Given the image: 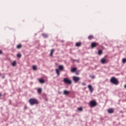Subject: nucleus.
Returning <instances> with one entry per match:
<instances>
[{
  "instance_id": "nucleus-1",
  "label": "nucleus",
  "mask_w": 126,
  "mask_h": 126,
  "mask_svg": "<svg viewBox=\"0 0 126 126\" xmlns=\"http://www.w3.org/2000/svg\"><path fill=\"white\" fill-rule=\"evenodd\" d=\"M29 102L32 106H33V105L39 104V101L35 98H31L29 99Z\"/></svg>"
},
{
  "instance_id": "nucleus-2",
  "label": "nucleus",
  "mask_w": 126,
  "mask_h": 126,
  "mask_svg": "<svg viewBox=\"0 0 126 126\" xmlns=\"http://www.w3.org/2000/svg\"><path fill=\"white\" fill-rule=\"evenodd\" d=\"M110 82L114 84L115 85H118L119 84V81L115 77H112L110 79Z\"/></svg>"
},
{
  "instance_id": "nucleus-3",
  "label": "nucleus",
  "mask_w": 126,
  "mask_h": 126,
  "mask_svg": "<svg viewBox=\"0 0 126 126\" xmlns=\"http://www.w3.org/2000/svg\"><path fill=\"white\" fill-rule=\"evenodd\" d=\"M59 69H56V72L58 76H60L61 71L60 70H63V66L62 65L59 66Z\"/></svg>"
},
{
  "instance_id": "nucleus-4",
  "label": "nucleus",
  "mask_w": 126,
  "mask_h": 126,
  "mask_svg": "<svg viewBox=\"0 0 126 126\" xmlns=\"http://www.w3.org/2000/svg\"><path fill=\"white\" fill-rule=\"evenodd\" d=\"M63 81L65 84H71L72 83V82H71V80L68 79L67 78H64L63 80Z\"/></svg>"
},
{
  "instance_id": "nucleus-5",
  "label": "nucleus",
  "mask_w": 126,
  "mask_h": 126,
  "mask_svg": "<svg viewBox=\"0 0 126 126\" xmlns=\"http://www.w3.org/2000/svg\"><path fill=\"white\" fill-rule=\"evenodd\" d=\"M97 105V102L95 100H92L90 102V107H96Z\"/></svg>"
},
{
  "instance_id": "nucleus-6",
  "label": "nucleus",
  "mask_w": 126,
  "mask_h": 126,
  "mask_svg": "<svg viewBox=\"0 0 126 126\" xmlns=\"http://www.w3.org/2000/svg\"><path fill=\"white\" fill-rule=\"evenodd\" d=\"M73 80L75 82H78V81H79V80H80V78L78 77H76V76H74V77H73Z\"/></svg>"
},
{
  "instance_id": "nucleus-7",
  "label": "nucleus",
  "mask_w": 126,
  "mask_h": 126,
  "mask_svg": "<svg viewBox=\"0 0 126 126\" xmlns=\"http://www.w3.org/2000/svg\"><path fill=\"white\" fill-rule=\"evenodd\" d=\"M98 46V43L96 42H93L91 44V47L92 48H95V47H97Z\"/></svg>"
},
{
  "instance_id": "nucleus-8",
  "label": "nucleus",
  "mask_w": 126,
  "mask_h": 126,
  "mask_svg": "<svg viewBox=\"0 0 126 126\" xmlns=\"http://www.w3.org/2000/svg\"><path fill=\"white\" fill-rule=\"evenodd\" d=\"M101 63L103 64H105V63H107V60L105 58H103L100 61Z\"/></svg>"
},
{
  "instance_id": "nucleus-9",
  "label": "nucleus",
  "mask_w": 126,
  "mask_h": 126,
  "mask_svg": "<svg viewBox=\"0 0 126 126\" xmlns=\"http://www.w3.org/2000/svg\"><path fill=\"white\" fill-rule=\"evenodd\" d=\"M114 108H110L107 110L108 113H109V114H113V113H114Z\"/></svg>"
},
{
  "instance_id": "nucleus-10",
  "label": "nucleus",
  "mask_w": 126,
  "mask_h": 126,
  "mask_svg": "<svg viewBox=\"0 0 126 126\" xmlns=\"http://www.w3.org/2000/svg\"><path fill=\"white\" fill-rule=\"evenodd\" d=\"M88 88H89V90L91 92H93L94 89H93V88L92 87V85H89L88 86Z\"/></svg>"
},
{
  "instance_id": "nucleus-11",
  "label": "nucleus",
  "mask_w": 126,
  "mask_h": 126,
  "mask_svg": "<svg viewBox=\"0 0 126 126\" xmlns=\"http://www.w3.org/2000/svg\"><path fill=\"white\" fill-rule=\"evenodd\" d=\"M77 70V68L76 67L72 68L70 70L71 72H75Z\"/></svg>"
},
{
  "instance_id": "nucleus-12",
  "label": "nucleus",
  "mask_w": 126,
  "mask_h": 126,
  "mask_svg": "<svg viewBox=\"0 0 126 126\" xmlns=\"http://www.w3.org/2000/svg\"><path fill=\"white\" fill-rule=\"evenodd\" d=\"M63 93H64V95H68V94H69V93H70V92L65 90L63 91Z\"/></svg>"
},
{
  "instance_id": "nucleus-13",
  "label": "nucleus",
  "mask_w": 126,
  "mask_h": 126,
  "mask_svg": "<svg viewBox=\"0 0 126 126\" xmlns=\"http://www.w3.org/2000/svg\"><path fill=\"white\" fill-rule=\"evenodd\" d=\"M75 46L76 47H80L81 46V42H77Z\"/></svg>"
},
{
  "instance_id": "nucleus-14",
  "label": "nucleus",
  "mask_w": 126,
  "mask_h": 126,
  "mask_svg": "<svg viewBox=\"0 0 126 126\" xmlns=\"http://www.w3.org/2000/svg\"><path fill=\"white\" fill-rule=\"evenodd\" d=\"M94 36H93V35H91L88 36L89 40H92V39H94Z\"/></svg>"
},
{
  "instance_id": "nucleus-15",
  "label": "nucleus",
  "mask_w": 126,
  "mask_h": 126,
  "mask_svg": "<svg viewBox=\"0 0 126 126\" xmlns=\"http://www.w3.org/2000/svg\"><path fill=\"white\" fill-rule=\"evenodd\" d=\"M37 92L39 94H41V93H42V89L41 88H38L37 89Z\"/></svg>"
},
{
  "instance_id": "nucleus-16",
  "label": "nucleus",
  "mask_w": 126,
  "mask_h": 126,
  "mask_svg": "<svg viewBox=\"0 0 126 126\" xmlns=\"http://www.w3.org/2000/svg\"><path fill=\"white\" fill-rule=\"evenodd\" d=\"M42 35L43 36V37H44V38H48V35L46 33H42Z\"/></svg>"
},
{
  "instance_id": "nucleus-17",
  "label": "nucleus",
  "mask_w": 126,
  "mask_h": 126,
  "mask_svg": "<svg viewBox=\"0 0 126 126\" xmlns=\"http://www.w3.org/2000/svg\"><path fill=\"white\" fill-rule=\"evenodd\" d=\"M40 83H45V81L43 79H40L39 80Z\"/></svg>"
},
{
  "instance_id": "nucleus-18",
  "label": "nucleus",
  "mask_w": 126,
  "mask_h": 126,
  "mask_svg": "<svg viewBox=\"0 0 126 126\" xmlns=\"http://www.w3.org/2000/svg\"><path fill=\"white\" fill-rule=\"evenodd\" d=\"M54 52H55V50L52 49L50 53L51 57L53 56V54H54Z\"/></svg>"
},
{
  "instance_id": "nucleus-19",
  "label": "nucleus",
  "mask_w": 126,
  "mask_h": 126,
  "mask_svg": "<svg viewBox=\"0 0 126 126\" xmlns=\"http://www.w3.org/2000/svg\"><path fill=\"white\" fill-rule=\"evenodd\" d=\"M32 69L33 70H37V66L36 65L32 66Z\"/></svg>"
},
{
  "instance_id": "nucleus-20",
  "label": "nucleus",
  "mask_w": 126,
  "mask_h": 126,
  "mask_svg": "<svg viewBox=\"0 0 126 126\" xmlns=\"http://www.w3.org/2000/svg\"><path fill=\"white\" fill-rule=\"evenodd\" d=\"M22 47V45L21 44H19L17 46V49H21Z\"/></svg>"
},
{
  "instance_id": "nucleus-21",
  "label": "nucleus",
  "mask_w": 126,
  "mask_h": 126,
  "mask_svg": "<svg viewBox=\"0 0 126 126\" xmlns=\"http://www.w3.org/2000/svg\"><path fill=\"white\" fill-rule=\"evenodd\" d=\"M12 65L13 66H15V65H16V61H14L12 63Z\"/></svg>"
},
{
  "instance_id": "nucleus-22",
  "label": "nucleus",
  "mask_w": 126,
  "mask_h": 126,
  "mask_svg": "<svg viewBox=\"0 0 126 126\" xmlns=\"http://www.w3.org/2000/svg\"><path fill=\"white\" fill-rule=\"evenodd\" d=\"M83 110V108L82 107H79L78 108V111H80V112L82 111Z\"/></svg>"
},
{
  "instance_id": "nucleus-23",
  "label": "nucleus",
  "mask_w": 126,
  "mask_h": 126,
  "mask_svg": "<svg viewBox=\"0 0 126 126\" xmlns=\"http://www.w3.org/2000/svg\"><path fill=\"white\" fill-rule=\"evenodd\" d=\"M122 62H123V63H126V58L123 59V60H122Z\"/></svg>"
},
{
  "instance_id": "nucleus-24",
  "label": "nucleus",
  "mask_w": 126,
  "mask_h": 126,
  "mask_svg": "<svg viewBox=\"0 0 126 126\" xmlns=\"http://www.w3.org/2000/svg\"><path fill=\"white\" fill-rule=\"evenodd\" d=\"M102 50H99L98 52V55H102Z\"/></svg>"
},
{
  "instance_id": "nucleus-25",
  "label": "nucleus",
  "mask_w": 126,
  "mask_h": 126,
  "mask_svg": "<svg viewBox=\"0 0 126 126\" xmlns=\"http://www.w3.org/2000/svg\"><path fill=\"white\" fill-rule=\"evenodd\" d=\"M18 58H21V54L19 53L17 55Z\"/></svg>"
},
{
  "instance_id": "nucleus-26",
  "label": "nucleus",
  "mask_w": 126,
  "mask_h": 126,
  "mask_svg": "<svg viewBox=\"0 0 126 126\" xmlns=\"http://www.w3.org/2000/svg\"><path fill=\"white\" fill-rule=\"evenodd\" d=\"M90 77L91 78H92V79H94V78H95V76L92 75L90 76Z\"/></svg>"
},
{
  "instance_id": "nucleus-27",
  "label": "nucleus",
  "mask_w": 126,
  "mask_h": 126,
  "mask_svg": "<svg viewBox=\"0 0 126 126\" xmlns=\"http://www.w3.org/2000/svg\"><path fill=\"white\" fill-rule=\"evenodd\" d=\"M82 85H83V86H85V85H86V84L85 83H84V82H83V83H82Z\"/></svg>"
},
{
  "instance_id": "nucleus-28",
  "label": "nucleus",
  "mask_w": 126,
  "mask_h": 126,
  "mask_svg": "<svg viewBox=\"0 0 126 126\" xmlns=\"http://www.w3.org/2000/svg\"><path fill=\"white\" fill-rule=\"evenodd\" d=\"M1 54H2V51H1V50H0V55H1Z\"/></svg>"
},
{
  "instance_id": "nucleus-29",
  "label": "nucleus",
  "mask_w": 126,
  "mask_h": 126,
  "mask_svg": "<svg viewBox=\"0 0 126 126\" xmlns=\"http://www.w3.org/2000/svg\"><path fill=\"white\" fill-rule=\"evenodd\" d=\"M5 78V77L4 76H2V78L3 79L4 78Z\"/></svg>"
},
{
  "instance_id": "nucleus-30",
  "label": "nucleus",
  "mask_w": 126,
  "mask_h": 126,
  "mask_svg": "<svg viewBox=\"0 0 126 126\" xmlns=\"http://www.w3.org/2000/svg\"><path fill=\"white\" fill-rule=\"evenodd\" d=\"M124 87H125V88L126 89V85H125L124 86Z\"/></svg>"
},
{
  "instance_id": "nucleus-31",
  "label": "nucleus",
  "mask_w": 126,
  "mask_h": 126,
  "mask_svg": "<svg viewBox=\"0 0 126 126\" xmlns=\"http://www.w3.org/2000/svg\"><path fill=\"white\" fill-rule=\"evenodd\" d=\"M1 96V93H0V97Z\"/></svg>"
}]
</instances>
